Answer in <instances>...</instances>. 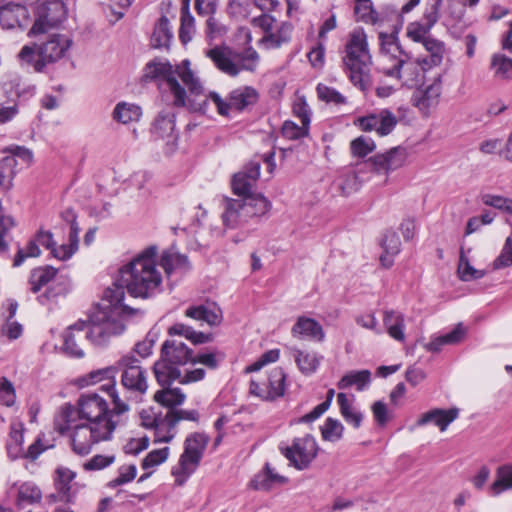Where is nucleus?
<instances>
[{"mask_svg":"<svg viewBox=\"0 0 512 512\" xmlns=\"http://www.w3.org/2000/svg\"><path fill=\"white\" fill-rule=\"evenodd\" d=\"M157 248L149 246L119 269L112 286L104 291V299L122 303L125 290L134 298L149 299L162 291V274L157 268Z\"/></svg>","mask_w":512,"mask_h":512,"instance_id":"f257e3e1","label":"nucleus"},{"mask_svg":"<svg viewBox=\"0 0 512 512\" xmlns=\"http://www.w3.org/2000/svg\"><path fill=\"white\" fill-rule=\"evenodd\" d=\"M143 78L145 80H162V89L172 97L174 107L187 105V93L178 78L187 86L192 96L203 95L204 88L198 77L190 69V61L183 60L180 65L173 66L168 61L152 60L146 64Z\"/></svg>","mask_w":512,"mask_h":512,"instance_id":"f03ea898","label":"nucleus"},{"mask_svg":"<svg viewBox=\"0 0 512 512\" xmlns=\"http://www.w3.org/2000/svg\"><path fill=\"white\" fill-rule=\"evenodd\" d=\"M75 421V407L66 403L61 406L54 418V429L61 435L72 429L70 446L72 451L79 456L88 455L94 444L111 440L117 426V422H107L98 427L97 423L74 424Z\"/></svg>","mask_w":512,"mask_h":512,"instance_id":"7ed1b4c3","label":"nucleus"},{"mask_svg":"<svg viewBox=\"0 0 512 512\" xmlns=\"http://www.w3.org/2000/svg\"><path fill=\"white\" fill-rule=\"evenodd\" d=\"M143 315L140 309L122 303L109 302V306L94 312L86 326L85 339L96 347H106L113 338L125 330V318Z\"/></svg>","mask_w":512,"mask_h":512,"instance_id":"20e7f679","label":"nucleus"},{"mask_svg":"<svg viewBox=\"0 0 512 512\" xmlns=\"http://www.w3.org/2000/svg\"><path fill=\"white\" fill-rule=\"evenodd\" d=\"M37 36L36 42L21 48L18 59L22 66L43 73L48 65L55 64L66 56L72 40L66 35L49 31Z\"/></svg>","mask_w":512,"mask_h":512,"instance_id":"39448f33","label":"nucleus"},{"mask_svg":"<svg viewBox=\"0 0 512 512\" xmlns=\"http://www.w3.org/2000/svg\"><path fill=\"white\" fill-rule=\"evenodd\" d=\"M342 61L351 83L363 92L369 90L372 57L368 48L367 35L362 28H356L350 32Z\"/></svg>","mask_w":512,"mask_h":512,"instance_id":"423d86ee","label":"nucleus"},{"mask_svg":"<svg viewBox=\"0 0 512 512\" xmlns=\"http://www.w3.org/2000/svg\"><path fill=\"white\" fill-rule=\"evenodd\" d=\"M419 3L420 0H409L402 6L400 12L393 10L392 13L397 18L393 31L389 34L384 32L379 34L381 46V65L379 71L388 77L399 75L400 68L403 66L405 59L408 58V55L401 49L397 34L404 23L403 15L410 12Z\"/></svg>","mask_w":512,"mask_h":512,"instance_id":"0eeeda50","label":"nucleus"},{"mask_svg":"<svg viewBox=\"0 0 512 512\" xmlns=\"http://www.w3.org/2000/svg\"><path fill=\"white\" fill-rule=\"evenodd\" d=\"M205 55L218 70L231 77L238 76L241 71L254 72L260 59L252 47L238 51L227 45H216L206 50Z\"/></svg>","mask_w":512,"mask_h":512,"instance_id":"6e6552de","label":"nucleus"},{"mask_svg":"<svg viewBox=\"0 0 512 512\" xmlns=\"http://www.w3.org/2000/svg\"><path fill=\"white\" fill-rule=\"evenodd\" d=\"M193 352L187 345L176 339H167L161 347L160 359L153 365V372L161 386H170L175 379H180L177 366L192 363Z\"/></svg>","mask_w":512,"mask_h":512,"instance_id":"1a4fd4ad","label":"nucleus"},{"mask_svg":"<svg viewBox=\"0 0 512 512\" xmlns=\"http://www.w3.org/2000/svg\"><path fill=\"white\" fill-rule=\"evenodd\" d=\"M259 98L258 92L250 86L239 87L231 91L229 100L224 101L221 96L216 92H210L205 96L201 103L194 104L193 100H189V107L193 111H200L205 113L207 111L208 100H211L220 115L228 116L230 109L243 111L249 106L254 105Z\"/></svg>","mask_w":512,"mask_h":512,"instance_id":"9d476101","label":"nucleus"},{"mask_svg":"<svg viewBox=\"0 0 512 512\" xmlns=\"http://www.w3.org/2000/svg\"><path fill=\"white\" fill-rule=\"evenodd\" d=\"M209 437L202 433H193L184 443V451L179 458L178 466L172 469L175 482L183 485L188 477L194 473L203 457Z\"/></svg>","mask_w":512,"mask_h":512,"instance_id":"9b49d317","label":"nucleus"},{"mask_svg":"<svg viewBox=\"0 0 512 512\" xmlns=\"http://www.w3.org/2000/svg\"><path fill=\"white\" fill-rule=\"evenodd\" d=\"M76 413L79 419H84L89 424L97 423L98 427L107 422H117L118 424L119 420H115V417L121 415L114 413V407L109 410L106 400L97 393L82 394L77 401Z\"/></svg>","mask_w":512,"mask_h":512,"instance_id":"f8f14e48","label":"nucleus"},{"mask_svg":"<svg viewBox=\"0 0 512 512\" xmlns=\"http://www.w3.org/2000/svg\"><path fill=\"white\" fill-rule=\"evenodd\" d=\"M122 369L121 384L136 398L146 393L148 384L145 370L133 355H125L118 361V370Z\"/></svg>","mask_w":512,"mask_h":512,"instance_id":"ddd939ff","label":"nucleus"},{"mask_svg":"<svg viewBox=\"0 0 512 512\" xmlns=\"http://www.w3.org/2000/svg\"><path fill=\"white\" fill-rule=\"evenodd\" d=\"M67 16L65 0H52L44 3L38 10V17L29 31V35L46 34L57 27Z\"/></svg>","mask_w":512,"mask_h":512,"instance_id":"4468645a","label":"nucleus"},{"mask_svg":"<svg viewBox=\"0 0 512 512\" xmlns=\"http://www.w3.org/2000/svg\"><path fill=\"white\" fill-rule=\"evenodd\" d=\"M281 451L291 465L298 470H304L317 456L318 446L314 437L307 434L295 438L290 447L281 448Z\"/></svg>","mask_w":512,"mask_h":512,"instance_id":"2eb2a0df","label":"nucleus"},{"mask_svg":"<svg viewBox=\"0 0 512 512\" xmlns=\"http://www.w3.org/2000/svg\"><path fill=\"white\" fill-rule=\"evenodd\" d=\"M118 373V364L107 366L101 369L91 371L85 381L87 384H97L106 380L107 383L101 386V390L106 391L114 404V413L123 414L129 410V405L120 399L116 388L115 378Z\"/></svg>","mask_w":512,"mask_h":512,"instance_id":"dca6fc26","label":"nucleus"},{"mask_svg":"<svg viewBox=\"0 0 512 512\" xmlns=\"http://www.w3.org/2000/svg\"><path fill=\"white\" fill-rule=\"evenodd\" d=\"M285 380L286 375L283 369L275 367L269 372L266 381L259 383L251 380L249 391L263 400L273 401L284 395Z\"/></svg>","mask_w":512,"mask_h":512,"instance_id":"f3484780","label":"nucleus"},{"mask_svg":"<svg viewBox=\"0 0 512 512\" xmlns=\"http://www.w3.org/2000/svg\"><path fill=\"white\" fill-rule=\"evenodd\" d=\"M406 159V149L398 146L391 148L386 153L370 157L368 162L371 164L374 172L388 175L390 172L401 168L405 164Z\"/></svg>","mask_w":512,"mask_h":512,"instance_id":"a211bd4d","label":"nucleus"},{"mask_svg":"<svg viewBox=\"0 0 512 512\" xmlns=\"http://www.w3.org/2000/svg\"><path fill=\"white\" fill-rule=\"evenodd\" d=\"M396 116L389 110H381L357 120L358 126L363 131L375 130L378 135L385 136L390 134L397 124Z\"/></svg>","mask_w":512,"mask_h":512,"instance_id":"6ab92c4d","label":"nucleus"},{"mask_svg":"<svg viewBox=\"0 0 512 512\" xmlns=\"http://www.w3.org/2000/svg\"><path fill=\"white\" fill-rule=\"evenodd\" d=\"M16 488L15 507L19 511L34 512L33 509L42 502L41 489L31 481L22 482L14 485Z\"/></svg>","mask_w":512,"mask_h":512,"instance_id":"aec40b11","label":"nucleus"},{"mask_svg":"<svg viewBox=\"0 0 512 512\" xmlns=\"http://www.w3.org/2000/svg\"><path fill=\"white\" fill-rule=\"evenodd\" d=\"M224 211L222 213L223 225L228 229H235L248 222L244 204L241 199H223Z\"/></svg>","mask_w":512,"mask_h":512,"instance_id":"412c9836","label":"nucleus"},{"mask_svg":"<svg viewBox=\"0 0 512 512\" xmlns=\"http://www.w3.org/2000/svg\"><path fill=\"white\" fill-rule=\"evenodd\" d=\"M441 90V75H438L432 84L428 85L424 90H418L414 93V105L423 113L427 114L431 108L436 107L439 103Z\"/></svg>","mask_w":512,"mask_h":512,"instance_id":"4be33fe9","label":"nucleus"},{"mask_svg":"<svg viewBox=\"0 0 512 512\" xmlns=\"http://www.w3.org/2000/svg\"><path fill=\"white\" fill-rule=\"evenodd\" d=\"M87 323L85 321H78L70 325L63 334V349L66 354L81 358L84 356V351L79 342L85 338Z\"/></svg>","mask_w":512,"mask_h":512,"instance_id":"5701e85b","label":"nucleus"},{"mask_svg":"<svg viewBox=\"0 0 512 512\" xmlns=\"http://www.w3.org/2000/svg\"><path fill=\"white\" fill-rule=\"evenodd\" d=\"M175 117V113L170 109L160 111L152 123V135L159 139L173 138Z\"/></svg>","mask_w":512,"mask_h":512,"instance_id":"b1692460","label":"nucleus"},{"mask_svg":"<svg viewBox=\"0 0 512 512\" xmlns=\"http://www.w3.org/2000/svg\"><path fill=\"white\" fill-rule=\"evenodd\" d=\"M27 17V9L13 2L0 6V26L11 30L21 26V19Z\"/></svg>","mask_w":512,"mask_h":512,"instance_id":"393cba45","label":"nucleus"},{"mask_svg":"<svg viewBox=\"0 0 512 512\" xmlns=\"http://www.w3.org/2000/svg\"><path fill=\"white\" fill-rule=\"evenodd\" d=\"M294 337L302 336L322 342L325 338V333L322 326L315 319L300 316L291 329Z\"/></svg>","mask_w":512,"mask_h":512,"instance_id":"a878e982","label":"nucleus"},{"mask_svg":"<svg viewBox=\"0 0 512 512\" xmlns=\"http://www.w3.org/2000/svg\"><path fill=\"white\" fill-rule=\"evenodd\" d=\"M459 414V410L457 408H451L448 410L444 409H432L426 413H424L417 421V425L423 426L428 423L433 422L436 426L440 428L441 431H445L446 428L452 423Z\"/></svg>","mask_w":512,"mask_h":512,"instance_id":"bb28decb","label":"nucleus"},{"mask_svg":"<svg viewBox=\"0 0 512 512\" xmlns=\"http://www.w3.org/2000/svg\"><path fill=\"white\" fill-rule=\"evenodd\" d=\"M425 70L423 64L420 63V58L416 61H411L408 57L400 68L399 75H395L393 78L402 81L408 87H416L422 83Z\"/></svg>","mask_w":512,"mask_h":512,"instance_id":"cd10ccee","label":"nucleus"},{"mask_svg":"<svg viewBox=\"0 0 512 512\" xmlns=\"http://www.w3.org/2000/svg\"><path fill=\"white\" fill-rule=\"evenodd\" d=\"M185 316L197 321H203L210 326H217L223 320L222 311L216 305L205 306H191L185 311Z\"/></svg>","mask_w":512,"mask_h":512,"instance_id":"c85d7f7f","label":"nucleus"},{"mask_svg":"<svg viewBox=\"0 0 512 512\" xmlns=\"http://www.w3.org/2000/svg\"><path fill=\"white\" fill-rule=\"evenodd\" d=\"M383 324L386 327L387 333L389 336L399 342H404L405 340V323H404V315L400 312L394 310H384L383 311Z\"/></svg>","mask_w":512,"mask_h":512,"instance_id":"c756f323","label":"nucleus"},{"mask_svg":"<svg viewBox=\"0 0 512 512\" xmlns=\"http://www.w3.org/2000/svg\"><path fill=\"white\" fill-rule=\"evenodd\" d=\"M428 55L420 58V63L423 64L424 69H430L442 63L445 47L444 43L434 38L426 39L422 43Z\"/></svg>","mask_w":512,"mask_h":512,"instance_id":"7c9ffc66","label":"nucleus"},{"mask_svg":"<svg viewBox=\"0 0 512 512\" xmlns=\"http://www.w3.org/2000/svg\"><path fill=\"white\" fill-rule=\"evenodd\" d=\"M160 265L168 276L174 271L186 272L190 268L188 257L171 249L163 252Z\"/></svg>","mask_w":512,"mask_h":512,"instance_id":"2f4dec72","label":"nucleus"},{"mask_svg":"<svg viewBox=\"0 0 512 512\" xmlns=\"http://www.w3.org/2000/svg\"><path fill=\"white\" fill-rule=\"evenodd\" d=\"M287 478L275 473L268 463L263 472L257 474L251 481V486L256 490L269 491L275 484H284Z\"/></svg>","mask_w":512,"mask_h":512,"instance_id":"473e14b6","label":"nucleus"},{"mask_svg":"<svg viewBox=\"0 0 512 512\" xmlns=\"http://www.w3.org/2000/svg\"><path fill=\"white\" fill-rule=\"evenodd\" d=\"M466 334V328L462 323H458L455 328L442 336L436 337L425 348L431 352H439L443 345H454L460 343Z\"/></svg>","mask_w":512,"mask_h":512,"instance_id":"72a5a7b5","label":"nucleus"},{"mask_svg":"<svg viewBox=\"0 0 512 512\" xmlns=\"http://www.w3.org/2000/svg\"><path fill=\"white\" fill-rule=\"evenodd\" d=\"M141 424L145 428H153L156 430V439L155 442H170L174 437V434H169L161 436L160 430L162 427H166V421H163V418L158 416L153 409H144L140 412Z\"/></svg>","mask_w":512,"mask_h":512,"instance_id":"f704fd0d","label":"nucleus"},{"mask_svg":"<svg viewBox=\"0 0 512 512\" xmlns=\"http://www.w3.org/2000/svg\"><path fill=\"white\" fill-rule=\"evenodd\" d=\"M244 204L248 220L266 214L271 208V203L261 194L249 195L241 199Z\"/></svg>","mask_w":512,"mask_h":512,"instance_id":"c9c22d12","label":"nucleus"},{"mask_svg":"<svg viewBox=\"0 0 512 512\" xmlns=\"http://www.w3.org/2000/svg\"><path fill=\"white\" fill-rule=\"evenodd\" d=\"M173 33L171 31L169 20L166 16H162L154 27V31L151 36V45L154 48H168Z\"/></svg>","mask_w":512,"mask_h":512,"instance_id":"e433bc0d","label":"nucleus"},{"mask_svg":"<svg viewBox=\"0 0 512 512\" xmlns=\"http://www.w3.org/2000/svg\"><path fill=\"white\" fill-rule=\"evenodd\" d=\"M55 486L60 495V501L71 503L73 495L71 494V482L75 478V473L67 468H59L56 471Z\"/></svg>","mask_w":512,"mask_h":512,"instance_id":"4c0bfd02","label":"nucleus"},{"mask_svg":"<svg viewBox=\"0 0 512 512\" xmlns=\"http://www.w3.org/2000/svg\"><path fill=\"white\" fill-rule=\"evenodd\" d=\"M163 389L154 394V400L159 404L168 407L169 410L176 409L175 407L181 405L185 400V394L179 388H169V386H162Z\"/></svg>","mask_w":512,"mask_h":512,"instance_id":"58836bf2","label":"nucleus"},{"mask_svg":"<svg viewBox=\"0 0 512 512\" xmlns=\"http://www.w3.org/2000/svg\"><path fill=\"white\" fill-rule=\"evenodd\" d=\"M371 381L369 370L351 371L345 374L338 382L339 389H347L355 386L358 391H362Z\"/></svg>","mask_w":512,"mask_h":512,"instance_id":"ea45409f","label":"nucleus"},{"mask_svg":"<svg viewBox=\"0 0 512 512\" xmlns=\"http://www.w3.org/2000/svg\"><path fill=\"white\" fill-rule=\"evenodd\" d=\"M337 402L340 413L345 421L352 424L354 428H359L363 420V415L353 407L352 400H349L345 393L340 392L337 395Z\"/></svg>","mask_w":512,"mask_h":512,"instance_id":"a19ab883","label":"nucleus"},{"mask_svg":"<svg viewBox=\"0 0 512 512\" xmlns=\"http://www.w3.org/2000/svg\"><path fill=\"white\" fill-rule=\"evenodd\" d=\"M141 115L142 110L140 106L127 102L118 103L113 111V119L122 124L136 122L140 119Z\"/></svg>","mask_w":512,"mask_h":512,"instance_id":"79ce46f5","label":"nucleus"},{"mask_svg":"<svg viewBox=\"0 0 512 512\" xmlns=\"http://www.w3.org/2000/svg\"><path fill=\"white\" fill-rule=\"evenodd\" d=\"M57 274V269L52 266H44L35 268L31 271L29 277V283L31 285V291L37 293L41 288L52 281Z\"/></svg>","mask_w":512,"mask_h":512,"instance_id":"37998d69","label":"nucleus"},{"mask_svg":"<svg viewBox=\"0 0 512 512\" xmlns=\"http://www.w3.org/2000/svg\"><path fill=\"white\" fill-rule=\"evenodd\" d=\"M199 419V413L196 410H183V409H171L163 417V421H166V428L169 434L175 429L176 425L182 420H189L197 422Z\"/></svg>","mask_w":512,"mask_h":512,"instance_id":"c03bdc74","label":"nucleus"},{"mask_svg":"<svg viewBox=\"0 0 512 512\" xmlns=\"http://www.w3.org/2000/svg\"><path fill=\"white\" fill-rule=\"evenodd\" d=\"M512 489V465L506 464L499 466L496 471V480L491 485V491L494 495H499L503 491Z\"/></svg>","mask_w":512,"mask_h":512,"instance_id":"a18cd8bd","label":"nucleus"},{"mask_svg":"<svg viewBox=\"0 0 512 512\" xmlns=\"http://www.w3.org/2000/svg\"><path fill=\"white\" fill-rule=\"evenodd\" d=\"M354 13L357 16V20L365 23L375 25L383 21L379 13L373 9L370 0L355 2Z\"/></svg>","mask_w":512,"mask_h":512,"instance_id":"49530a36","label":"nucleus"},{"mask_svg":"<svg viewBox=\"0 0 512 512\" xmlns=\"http://www.w3.org/2000/svg\"><path fill=\"white\" fill-rule=\"evenodd\" d=\"M458 273L463 281L480 279L485 275V271L477 270L470 264L463 248L460 250Z\"/></svg>","mask_w":512,"mask_h":512,"instance_id":"de8ad7c7","label":"nucleus"},{"mask_svg":"<svg viewBox=\"0 0 512 512\" xmlns=\"http://www.w3.org/2000/svg\"><path fill=\"white\" fill-rule=\"evenodd\" d=\"M194 34V18L189 12V6L183 5L181 9V25L179 29V38L183 44L191 41Z\"/></svg>","mask_w":512,"mask_h":512,"instance_id":"09e8293b","label":"nucleus"},{"mask_svg":"<svg viewBox=\"0 0 512 512\" xmlns=\"http://www.w3.org/2000/svg\"><path fill=\"white\" fill-rule=\"evenodd\" d=\"M291 39V26L284 24L276 33H268L262 41L270 48H279L282 44L289 42Z\"/></svg>","mask_w":512,"mask_h":512,"instance_id":"8fccbe9b","label":"nucleus"},{"mask_svg":"<svg viewBox=\"0 0 512 512\" xmlns=\"http://www.w3.org/2000/svg\"><path fill=\"white\" fill-rule=\"evenodd\" d=\"M491 67L494 69V75L501 79L512 78V59L505 55L496 54L492 57Z\"/></svg>","mask_w":512,"mask_h":512,"instance_id":"3c124183","label":"nucleus"},{"mask_svg":"<svg viewBox=\"0 0 512 512\" xmlns=\"http://www.w3.org/2000/svg\"><path fill=\"white\" fill-rule=\"evenodd\" d=\"M23 443V429L21 424H12L10 430V442L7 444L8 454L12 458H17L21 451Z\"/></svg>","mask_w":512,"mask_h":512,"instance_id":"603ef678","label":"nucleus"},{"mask_svg":"<svg viewBox=\"0 0 512 512\" xmlns=\"http://www.w3.org/2000/svg\"><path fill=\"white\" fill-rule=\"evenodd\" d=\"M343 430L344 427L338 420L329 417L321 428L322 437L324 440L335 442L341 439Z\"/></svg>","mask_w":512,"mask_h":512,"instance_id":"864d4df0","label":"nucleus"},{"mask_svg":"<svg viewBox=\"0 0 512 512\" xmlns=\"http://www.w3.org/2000/svg\"><path fill=\"white\" fill-rule=\"evenodd\" d=\"M316 91L317 96L321 101L326 103H333L335 105L346 103V98L332 87L320 83L317 85Z\"/></svg>","mask_w":512,"mask_h":512,"instance_id":"5fc2aeb1","label":"nucleus"},{"mask_svg":"<svg viewBox=\"0 0 512 512\" xmlns=\"http://www.w3.org/2000/svg\"><path fill=\"white\" fill-rule=\"evenodd\" d=\"M224 359V352L213 350L193 356L192 363H201L210 369H216Z\"/></svg>","mask_w":512,"mask_h":512,"instance_id":"6e6d98bb","label":"nucleus"},{"mask_svg":"<svg viewBox=\"0 0 512 512\" xmlns=\"http://www.w3.org/2000/svg\"><path fill=\"white\" fill-rule=\"evenodd\" d=\"M15 163V159L12 157H6L0 162V191H7L12 186V166Z\"/></svg>","mask_w":512,"mask_h":512,"instance_id":"4d7b16f0","label":"nucleus"},{"mask_svg":"<svg viewBox=\"0 0 512 512\" xmlns=\"http://www.w3.org/2000/svg\"><path fill=\"white\" fill-rule=\"evenodd\" d=\"M232 190L234 194L247 197L251 194L252 188L255 185L254 182H250V179L247 178L243 173H236L232 179Z\"/></svg>","mask_w":512,"mask_h":512,"instance_id":"13d9d810","label":"nucleus"},{"mask_svg":"<svg viewBox=\"0 0 512 512\" xmlns=\"http://www.w3.org/2000/svg\"><path fill=\"white\" fill-rule=\"evenodd\" d=\"M41 254L40 247L38 246L36 240L31 239L25 249L19 248L14 259L13 266L19 267L23 264V262L29 257H38Z\"/></svg>","mask_w":512,"mask_h":512,"instance_id":"bf43d9fd","label":"nucleus"},{"mask_svg":"<svg viewBox=\"0 0 512 512\" xmlns=\"http://www.w3.org/2000/svg\"><path fill=\"white\" fill-rule=\"evenodd\" d=\"M512 266V233L506 238L499 256L493 262V269L498 270Z\"/></svg>","mask_w":512,"mask_h":512,"instance_id":"052dcab7","label":"nucleus"},{"mask_svg":"<svg viewBox=\"0 0 512 512\" xmlns=\"http://www.w3.org/2000/svg\"><path fill=\"white\" fill-rule=\"evenodd\" d=\"M483 204L512 215V199L500 195L484 194L481 198Z\"/></svg>","mask_w":512,"mask_h":512,"instance_id":"680f3d73","label":"nucleus"},{"mask_svg":"<svg viewBox=\"0 0 512 512\" xmlns=\"http://www.w3.org/2000/svg\"><path fill=\"white\" fill-rule=\"evenodd\" d=\"M375 147L374 141L364 136L354 139L350 145L352 154L360 158L367 156Z\"/></svg>","mask_w":512,"mask_h":512,"instance_id":"e2e57ef3","label":"nucleus"},{"mask_svg":"<svg viewBox=\"0 0 512 512\" xmlns=\"http://www.w3.org/2000/svg\"><path fill=\"white\" fill-rule=\"evenodd\" d=\"M296 362L300 370L305 374L315 372L319 365V360L315 354L304 353L302 351L297 352Z\"/></svg>","mask_w":512,"mask_h":512,"instance_id":"0e129e2a","label":"nucleus"},{"mask_svg":"<svg viewBox=\"0 0 512 512\" xmlns=\"http://www.w3.org/2000/svg\"><path fill=\"white\" fill-rule=\"evenodd\" d=\"M309 126H298L292 121H285L282 126V135L289 140H297L307 136Z\"/></svg>","mask_w":512,"mask_h":512,"instance_id":"69168bd1","label":"nucleus"},{"mask_svg":"<svg viewBox=\"0 0 512 512\" xmlns=\"http://www.w3.org/2000/svg\"><path fill=\"white\" fill-rule=\"evenodd\" d=\"M429 31V26L419 22H411L407 26V37L414 42L424 43L426 39L430 38L427 36Z\"/></svg>","mask_w":512,"mask_h":512,"instance_id":"338daca9","label":"nucleus"},{"mask_svg":"<svg viewBox=\"0 0 512 512\" xmlns=\"http://www.w3.org/2000/svg\"><path fill=\"white\" fill-rule=\"evenodd\" d=\"M137 469L135 465L122 466L119 468V475L108 483L110 488L126 484L135 479Z\"/></svg>","mask_w":512,"mask_h":512,"instance_id":"774afa93","label":"nucleus"}]
</instances>
